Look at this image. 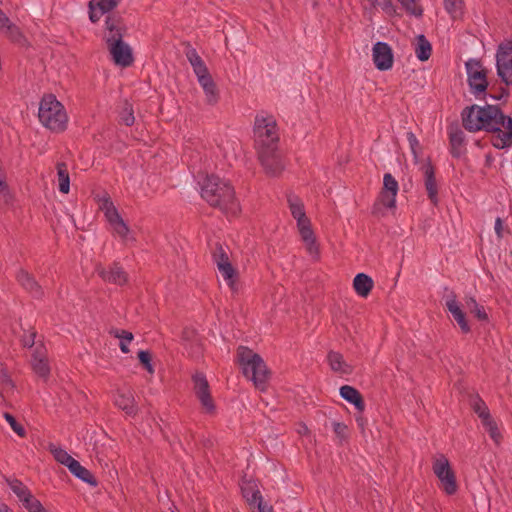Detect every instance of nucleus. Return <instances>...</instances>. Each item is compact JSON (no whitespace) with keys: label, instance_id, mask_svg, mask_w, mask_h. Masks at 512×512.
Instances as JSON below:
<instances>
[{"label":"nucleus","instance_id":"473e14b6","mask_svg":"<svg viewBox=\"0 0 512 512\" xmlns=\"http://www.w3.org/2000/svg\"><path fill=\"white\" fill-rule=\"evenodd\" d=\"M49 451L55 458V460L63 465H65L67 468H69L71 465L70 463L74 462L75 459L68 454V452L60 447H57L53 444L49 446Z\"/></svg>","mask_w":512,"mask_h":512},{"label":"nucleus","instance_id":"de8ad7c7","mask_svg":"<svg viewBox=\"0 0 512 512\" xmlns=\"http://www.w3.org/2000/svg\"><path fill=\"white\" fill-rule=\"evenodd\" d=\"M332 428L340 442L345 441L348 438V427L344 423L334 421L332 423Z\"/></svg>","mask_w":512,"mask_h":512},{"label":"nucleus","instance_id":"72a5a7b5","mask_svg":"<svg viewBox=\"0 0 512 512\" xmlns=\"http://www.w3.org/2000/svg\"><path fill=\"white\" fill-rule=\"evenodd\" d=\"M111 226L113 231L122 239L123 242L128 243L135 241V238L131 235L128 225L123 219Z\"/></svg>","mask_w":512,"mask_h":512},{"label":"nucleus","instance_id":"09e8293b","mask_svg":"<svg viewBox=\"0 0 512 512\" xmlns=\"http://www.w3.org/2000/svg\"><path fill=\"white\" fill-rule=\"evenodd\" d=\"M117 0H98L94 4L96 5L97 9L100 10V14H105L113 10L118 5Z\"/></svg>","mask_w":512,"mask_h":512},{"label":"nucleus","instance_id":"39448f33","mask_svg":"<svg viewBox=\"0 0 512 512\" xmlns=\"http://www.w3.org/2000/svg\"><path fill=\"white\" fill-rule=\"evenodd\" d=\"M237 359L246 378L251 380L255 387L264 391L269 379V371L261 356L245 346L237 349Z\"/></svg>","mask_w":512,"mask_h":512},{"label":"nucleus","instance_id":"a211bd4d","mask_svg":"<svg viewBox=\"0 0 512 512\" xmlns=\"http://www.w3.org/2000/svg\"><path fill=\"white\" fill-rule=\"evenodd\" d=\"M16 279L18 283L33 297L41 298L43 296L41 286L28 271L24 269L19 270L16 274Z\"/></svg>","mask_w":512,"mask_h":512},{"label":"nucleus","instance_id":"6e6d98bb","mask_svg":"<svg viewBox=\"0 0 512 512\" xmlns=\"http://www.w3.org/2000/svg\"><path fill=\"white\" fill-rule=\"evenodd\" d=\"M36 332H30L23 336L22 344L24 347L31 348L35 344Z\"/></svg>","mask_w":512,"mask_h":512},{"label":"nucleus","instance_id":"49530a36","mask_svg":"<svg viewBox=\"0 0 512 512\" xmlns=\"http://www.w3.org/2000/svg\"><path fill=\"white\" fill-rule=\"evenodd\" d=\"M444 7L448 14L455 17L461 12L462 1L461 0H443Z\"/></svg>","mask_w":512,"mask_h":512},{"label":"nucleus","instance_id":"e2e57ef3","mask_svg":"<svg viewBox=\"0 0 512 512\" xmlns=\"http://www.w3.org/2000/svg\"><path fill=\"white\" fill-rule=\"evenodd\" d=\"M508 95H509V91L507 89L502 88L501 94H499V96H491V98H493L494 100H500L502 98L508 97Z\"/></svg>","mask_w":512,"mask_h":512},{"label":"nucleus","instance_id":"bf43d9fd","mask_svg":"<svg viewBox=\"0 0 512 512\" xmlns=\"http://www.w3.org/2000/svg\"><path fill=\"white\" fill-rule=\"evenodd\" d=\"M296 221H297V227H298L299 231L306 229L308 227H311V222L307 218L306 215H304L303 217H300V218H296Z\"/></svg>","mask_w":512,"mask_h":512},{"label":"nucleus","instance_id":"2eb2a0df","mask_svg":"<svg viewBox=\"0 0 512 512\" xmlns=\"http://www.w3.org/2000/svg\"><path fill=\"white\" fill-rule=\"evenodd\" d=\"M445 305L448 311L452 314L454 320L459 325L461 331L465 334L469 333L471 328L468 324V321L466 320L465 313L462 311L457 302V297L454 292H451L446 297Z\"/></svg>","mask_w":512,"mask_h":512},{"label":"nucleus","instance_id":"9d476101","mask_svg":"<svg viewBox=\"0 0 512 512\" xmlns=\"http://www.w3.org/2000/svg\"><path fill=\"white\" fill-rule=\"evenodd\" d=\"M467 82L470 88V92L476 97L480 95H486L488 87L487 71L482 67L480 61L476 59H470L465 63Z\"/></svg>","mask_w":512,"mask_h":512},{"label":"nucleus","instance_id":"5701e85b","mask_svg":"<svg viewBox=\"0 0 512 512\" xmlns=\"http://www.w3.org/2000/svg\"><path fill=\"white\" fill-rule=\"evenodd\" d=\"M327 359L331 369L334 372H339L342 374H350L352 372L351 366L345 362L341 353L330 351L327 355Z\"/></svg>","mask_w":512,"mask_h":512},{"label":"nucleus","instance_id":"37998d69","mask_svg":"<svg viewBox=\"0 0 512 512\" xmlns=\"http://www.w3.org/2000/svg\"><path fill=\"white\" fill-rule=\"evenodd\" d=\"M138 359L149 374H154L155 370L152 365V355L149 351H146V350L139 351Z\"/></svg>","mask_w":512,"mask_h":512},{"label":"nucleus","instance_id":"4c0bfd02","mask_svg":"<svg viewBox=\"0 0 512 512\" xmlns=\"http://www.w3.org/2000/svg\"><path fill=\"white\" fill-rule=\"evenodd\" d=\"M8 485L11 491L17 496L19 502L31 492L30 489L18 479L10 480Z\"/></svg>","mask_w":512,"mask_h":512},{"label":"nucleus","instance_id":"cd10ccee","mask_svg":"<svg viewBox=\"0 0 512 512\" xmlns=\"http://www.w3.org/2000/svg\"><path fill=\"white\" fill-rule=\"evenodd\" d=\"M432 53V46L430 42L426 39L424 35H419L417 37V43L415 47L416 57L420 61H427Z\"/></svg>","mask_w":512,"mask_h":512},{"label":"nucleus","instance_id":"9b49d317","mask_svg":"<svg viewBox=\"0 0 512 512\" xmlns=\"http://www.w3.org/2000/svg\"><path fill=\"white\" fill-rule=\"evenodd\" d=\"M193 391L200 401L202 408L206 413L215 411V404L210 392V386L206 376L202 372H197L192 376Z\"/></svg>","mask_w":512,"mask_h":512},{"label":"nucleus","instance_id":"603ef678","mask_svg":"<svg viewBox=\"0 0 512 512\" xmlns=\"http://www.w3.org/2000/svg\"><path fill=\"white\" fill-rule=\"evenodd\" d=\"M10 200L9 188L6 181L1 178L0 179V203L6 204Z\"/></svg>","mask_w":512,"mask_h":512},{"label":"nucleus","instance_id":"8fccbe9b","mask_svg":"<svg viewBox=\"0 0 512 512\" xmlns=\"http://www.w3.org/2000/svg\"><path fill=\"white\" fill-rule=\"evenodd\" d=\"M104 216L110 225L122 220V217L115 206L110 209L108 208L107 211H105Z\"/></svg>","mask_w":512,"mask_h":512},{"label":"nucleus","instance_id":"aec40b11","mask_svg":"<svg viewBox=\"0 0 512 512\" xmlns=\"http://www.w3.org/2000/svg\"><path fill=\"white\" fill-rule=\"evenodd\" d=\"M374 286L373 279L365 274L358 273L353 280V288L358 296L366 298Z\"/></svg>","mask_w":512,"mask_h":512},{"label":"nucleus","instance_id":"052dcab7","mask_svg":"<svg viewBox=\"0 0 512 512\" xmlns=\"http://www.w3.org/2000/svg\"><path fill=\"white\" fill-rule=\"evenodd\" d=\"M494 230L498 238L503 237V221L500 217L495 220Z\"/></svg>","mask_w":512,"mask_h":512},{"label":"nucleus","instance_id":"79ce46f5","mask_svg":"<svg viewBox=\"0 0 512 512\" xmlns=\"http://www.w3.org/2000/svg\"><path fill=\"white\" fill-rule=\"evenodd\" d=\"M20 503L28 512H37V510L43 507L42 503L32 494V492L21 499Z\"/></svg>","mask_w":512,"mask_h":512},{"label":"nucleus","instance_id":"c756f323","mask_svg":"<svg viewBox=\"0 0 512 512\" xmlns=\"http://www.w3.org/2000/svg\"><path fill=\"white\" fill-rule=\"evenodd\" d=\"M302 241L305 243L306 248L310 255L318 256L319 248L316 243V238L311 227L299 231Z\"/></svg>","mask_w":512,"mask_h":512},{"label":"nucleus","instance_id":"f3484780","mask_svg":"<svg viewBox=\"0 0 512 512\" xmlns=\"http://www.w3.org/2000/svg\"><path fill=\"white\" fill-rule=\"evenodd\" d=\"M114 404L129 416H135L138 412L133 392L129 389L118 390L114 396Z\"/></svg>","mask_w":512,"mask_h":512},{"label":"nucleus","instance_id":"a19ab883","mask_svg":"<svg viewBox=\"0 0 512 512\" xmlns=\"http://www.w3.org/2000/svg\"><path fill=\"white\" fill-rule=\"evenodd\" d=\"M407 13L421 17L423 15V9L419 5V0H397Z\"/></svg>","mask_w":512,"mask_h":512},{"label":"nucleus","instance_id":"4468645a","mask_svg":"<svg viewBox=\"0 0 512 512\" xmlns=\"http://www.w3.org/2000/svg\"><path fill=\"white\" fill-rule=\"evenodd\" d=\"M424 177V185L430 202L436 206L439 203L438 186L435 178V169L430 161L421 166Z\"/></svg>","mask_w":512,"mask_h":512},{"label":"nucleus","instance_id":"f257e3e1","mask_svg":"<svg viewBox=\"0 0 512 512\" xmlns=\"http://www.w3.org/2000/svg\"><path fill=\"white\" fill-rule=\"evenodd\" d=\"M463 127L469 132L493 133L492 144L497 149L512 146V118L505 115L498 105L473 104L461 112Z\"/></svg>","mask_w":512,"mask_h":512},{"label":"nucleus","instance_id":"dca6fc26","mask_svg":"<svg viewBox=\"0 0 512 512\" xmlns=\"http://www.w3.org/2000/svg\"><path fill=\"white\" fill-rule=\"evenodd\" d=\"M203 89L207 104L215 105L219 101V91L209 71L196 76Z\"/></svg>","mask_w":512,"mask_h":512},{"label":"nucleus","instance_id":"ddd939ff","mask_svg":"<svg viewBox=\"0 0 512 512\" xmlns=\"http://www.w3.org/2000/svg\"><path fill=\"white\" fill-rule=\"evenodd\" d=\"M97 273L105 282L111 284L122 286L128 282V274L117 262L108 267H98Z\"/></svg>","mask_w":512,"mask_h":512},{"label":"nucleus","instance_id":"a878e982","mask_svg":"<svg viewBox=\"0 0 512 512\" xmlns=\"http://www.w3.org/2000/svg\"><path fill=\"white\" fill-rule=\"evenodd\" d=\"M56 169L59 191L63 194H68L70 190V177L67 164L65 162H58Z\"/></svg>","mask_w":512,"mask_h":512},{"label":"nucleus","instance_id":"f8f14e48","mask_svg":"<svg viewBox=\"0 0 512 512\" xmlns=\"http://www.w3.org/2000/svg\"><path fill=\"white\" fill-rule=\"evenodd\" d=\"M372 58L376 68L380 71H387L393 66V52L386 42L378 41L374 44Z\"/></svg>","mask_w":512,"mask_h":512},{"label":"nucleus","instance_id":"423d86ee","mask_svg":"<svg viewBox=\"0 0 512 512\" xmlns=\"http://www.w3.org/2000/svg\"><path fill=\"white\" fill-rule=\"evenodd\" d=\"M38 118L52 132H63L67 128L68 116L65 108L53 94L44 95L41 99Z\"/></svg>","mask_w":512,"mask_h":512},{"label":"nucleus","instance_id":"c85d7f7f","mask_svg":"<svg viewBox=\"0 0 512 512\" xmlns=\"http://www.w3.org/2000/svg\"><path fill=\"white\" fill-rule=\"evenodd\" d=\"M223 279L226 281L227 285L230 287L232 291L237 290V272L231 263L222 264L220 267H217Z\"/></svg>","mask_w":512,"mask_h":512},{"label":"nucleus","instance_id":"338daca9","mask_svg":"<svg viewBox=\"0 0 512 512\" xmlns=\"http://www.w3.org/2000/svg\"><path fill=\"white\" fill-rule=\"evenodd\" d=\"M356 421H357L358 425H359L361 428H363V427H364V425H365V420H364V418H363V417H361V416L357 417V418H356Z\"/></svg>","mask_w":512,"mask_h":512},{"label":"nucleus","instance_id":"c03bdc74","mask_svg":"<svg viewBox=\"0 0 512 512\" xmlns=\"http://www.w3.org/2000/svg\"><path fill=\"white\" fill-rule=\"evenodd\" d=\"M0 386L3 390H12L14 388V383L8 374L6 368L0 364Z\"/></svg>","mask_w":512,"mask_h":512},{"label":"nucleus","instance_id":"7c9ffc66","mask_svg":"<svg viewBox=\"0 0 512 512\" xmlns=\"http://www.w3.org/2000/svg\"><path fill=\"white\" fill-rule=\"evenodd\" d=\"M31 365H32V369L36 375H38L39 377H41L44 380H47V378L50 374V367H49L47 359L34 355Z\"/></svg>","mask_w":512,"mask_h":512},{"label":"nucleus","instance_id":"6e6552de","mask_svg":"<svg viewBox=\"0 0 512 512\" xmlns=\"http://www.w3.org/2000/svg\"><path fill=\"white\" fill-rule=\"evenodd\" d=\"M398 190L399 185L397 180L390 173L384 174L383 187L372 207V213L374 215H383L382 207L394 209L396 207V196Z\"/></svg>","mask_w":512,"mask_h":512},{"label":"nucleus","instance_id":"f03ea898","mask_svg":"<svg viewBox=\"0 0 512 512\" xmlns=\"http://www.w3.org/2000/svg\"><path fill=\"white\" fill-rule=\"evenodd\" d=\"M280 135L276 118L267 111H259L254 118L253 141L258 159L265 172L279 175L283 164L278 153Z\"/></svg>","mask_w":512,"mask_h":512},{"label":"nucleus","instance_id":"393cba45","mask_svg":"<svg viewBox=\"0 0 512 512\" xmlns=\"http://www.w3.org/2000/svg\"><path fill=\"white\" fill-rule=\"evenodd\" d=\"M241 490L243 497L251 508L263 500L261 492L254 483L247 482L243 484Z\"/></svg>","mask_w":512,"mask_h":512},{"label":"nucleus","instance_id":"e433bc0d","mask_svg":"<svg viewBox=\"0 0 512 512\" xmlns=\"http://www.w3.org/2000/svg\"><path fill=\"white\" fill-rule=\"evenodd\" d=\"M119 117L120 121L126 126H132L135 122L133 106L127 100L123 103Z\"/></svg>","mask_w":512,"mask_h":512},{"label":"nucleus","instance_id":"a18cd8bd","mask_svg":"<svg viewBox=\"0 0 512 512\" xmlns=\"http://www.w3.org/2000/svg\"><path fill=\"white\" fill-rule=\"evenodd\" d=\"M4 418L6 419V421L9 423V425L11 426L12 430L20 437H24L26 435V431L24 429V427L19 424L15 417L13 415H11L10 413H4Z\"/></svg>","mask_w":512,"mask_h":512},{"label":"nucleus","instance_id":"4d7b16f0","mask_svg":"<svg viewBox=\"0 0 512 512\" xmlns=\"http://www.w3.org/2000/svg\"><path fill=\"white\" fill-rule=\"evenodd\" d=\"M252 508L257 509V512H274L273 507L264 500L259 501V503Z\"/></svg>","mask_w":512,"mask_h":512},{"label":"nucleus","instance_id":"774afa93","mask_svg":"<svg viewBox=\"0 0 512 512\" xmlns=\"http://www.w3.org/2000/svg\"><path fill=\"white\" fill-rule=\"evenodd\" d=\"M298 432L300 434H306V433H308V427L306 425H301Z\"/></svg>","mask_w":512,"mask_h":512},{"label":"nucleus","instance_id":"0eeeda50","mask_svg":"<svg viewBox=\"0 0 512 512\" xmlns=\"http://www.w3.org/2000/svg\"><path fill=\"white\" fill-rule=\"evenodd\" d=\"M432 470L440 482V487L447 495H454L458 490L456 475L450 466L449 460L443 454L434 458Z\"/></svg>","mask_w":512,"mask_h":512},{"label":"nucleus","instance_id":"2f4dec72","mask_svg":"<svg viewBox=\"0 0 512 512\" xmlns=\"http://www.w3.org/2000/svg\"><path fill=\"white\" fill-rule=\"evenodd\" d=\"M481 423L485 428L486 432L489 434L490 438L493 440V442L496 445H499L502 440V434L497 422L491 416L488 419L481 421Z\"/></svg>","mask_w":512,"mask_h":512},{"label":"nucleus","instance_id":"0e129e2a","mask_svg":"<svg viewBox=\"0 0 512 512\" xmlns=\"http://www.w3.org/2000/svg\"><path fill=\"white\" fill-rule=\"evenodd\" d=\"M128 344H129V343H126V342H125V341H123V340H121V341H120V344H119L120 350H121L123 353H125V354L129 352Z\"/></svg>","mask_w":512,"mask_h":512},{"label":"nucleus","instance_id":"5fc2aeb1","mask_svg":"<svg viewBox=\"0 0 512 512\" xmlns=\"http://www.w3.org/2000/svg\"><path fill=\"white\" fill-rule=\"evenodd\" d=\"M89 18L93 23H96L99 21L101 16L103 14H100V10L97 9L96 5L94 4V1L89 2Z\"/></svg>","mask_w":512,"mask_h":512},{"label":"nucleus","instance_id":"f704fd0d","mask_svg":"<svg viewBox=\"0 0 512 512\" xmlns=\"http://www.w3.org/2000/svg\"><path fill=\"white\" fill-rule=\"evenodd\" d=\"M288 205L294 219L306 215L303 202L294 195L288 197Z\"/></svg>","mask_w":512,"mask_h":512},{"label":"nucleus","instance_id":"864d4df0","mask_svg":"<svg viewBox=\"0 0 512 512\" xmlns=\"http://www.w3.org/2000/svg\"><path fill=\"white\" fill-rule=\"evenodd\" d=\"M111 334H113L114 337L120 339V341L123 340L126 343H130L134 338L133 334L127 330L116 329L114 331H111Z\"/></svg>","mask_w":512,"mask_h":512},{"label":"nucleus","instance_id":"20e7f679","mask_svg":"<svg viewBox=\"0 0 512 512\" xmlns=\"http://www.w3.org/2000/svg\"><path fill=\"white\" fill-rule=\"evenodd\" d=\"M201 197L212 207L236 214L239 206L233 186L216 175L207 176L201 188Z\"/></svg>","mask_w":512,"mask_h":512},{"label":"nucleus","instance_id":"bb28decb","mask_svg":"<svg viewBox=\"0 0 512 512\" xmlns=\"http://www.w3.org/2000/svg\"><path fill=\"white\" fill-rule=\"evenodd\" d=\"M1 32L13 43L22 45L26 42V38L21 29L11 21L6 24Z\"/></svg>","mask_w":512,"mask_h":512},{"label":"nucleus","instance_id":"c9c22d12","mask_svg":"<svg viewBox=\"0 0 512 512\" xmlns=\"http://www.w3.org/2000/svg\"><path fill=\"white\" fill-rule=\"evenodd\" d=\"M471 406L473 411L478 415L481 421L491 417L488 406L479 396H476L473 399Z\"/></svg>","mask_w":512,"mask_h":512},{"label":"nucleus","instance_id":"7ed1b4c3","mask_svg":"<svg viewBox=\"0 0 512 512\" xmlns=\"http://www.w3.org/2000/svg\"><path fill=\"white\" fill-rule=\"evenodd\" d=\"M105 41L112 60L118 66L129 67L134 62L132 48L123 41L126 27L122 18L116 14H110L105 19Z\"/></svg>","mask_w":512,"mask_h":512},{"label":"nucleus","instance_id":"680f3d73","mask_svg":"<svg viewBox=\"0 0 512 512\" xmlns=\"http://www.w3.org/2000/svg\"><path fill=\"white\" fill-rule=\"evenodd\" d=\"M10 21L7 15L0 9V31L4 29L6 24Z\"/></svg>","mask_w":512,"mask_h":512},{"label":"nucleus","instance_id":"3c124183","mask_svg":"<svg viewBox=\"0 0 512 512\" xmlns=\"http://www.w3.org/2000/svg\"><path fill=\"white\" fill-rule=\"evenodd\" d=\"M407 140L411 149L412 154L415 158L418 157V150L420 148L419 141L413 132H407Z\"/></svg>","mask_w":512,"mask_h":512},{"label":"nucleus","instance_id":"1a4fd4ad","mask_svg":"<svg viewBox=\"0 0 512 512\" xmlns=\"http://www.w3.org/2000/svg\"><path fill=\"white\" fill-rule=\"evenodd\" d=\"M497 76L506 86H512V40H504L496 50Z\"/></svg>","mask_w":512,"mask_h":512},{"label":"nucleus","instance_id":"13d9d810","mask_svg":"<svg viewBox=\"0 0 512 512\" xmlns=\"http://www.w3.org/2000/svg\"><path fill=\"white\" fill-rule=\"evenodd\" d=\"M114 206L115 205L111 201L109 195L106 194L100 199V209L103 211V213H105V211H107L108 208L110 209Z\"/></svg>","mask_w":512,"mask_h":512},{"label":"nucleus","instance_id":"6ab92c4d","mask_svg":"<svg viewBox=\"0 0 512 512\" xmlns=\"http://www.w3.org/2000/svg\"><path fill=\"white\" fill-rule=\"evenodd\" d=\"M340 396L347 402L353 404L359 412L365 409V402L361 393L350 385H343L340 387Z\"/></svg>","mask_w":512,"mask_h":512},{"label":"nucleus","instance_id":"b1692460","mask_svg":"<svg viewBox=\"0 0 512 512\" xmlns=\"http://www.w3.org/2000/svg\"><path fill=\"white\" fill-rule=\"evenodd\" d=\"M449 141L451 145V155L455 158L460 157V147L464 144L465 135L463 131L455 126L449 129Z\"/></svg>","mask_w":512,"mask_h":512},{"label":"nucleus","instance_id":"69168bd1","mask_svg":"<svg viewBox=\"0 0 512 512\" xmlns=\"http://www.w3.org/2000/svg\"><path fill=\"white\" fill-rule=\"evenodd\" d=\"M0 512H13V511L6 504H1Z\"/></svg>","mask_w":512,"mask_h":512},{"label":"nucleus","instance_id":"4be33fe9","mask_svg":"<svg viewBox=\"0 0 512 512\" xmlns=\"http://www.w3.org/2000/svg\"><path fill=\"white\" fill-rule=\"evenodd\" d=\"M70 465L71 466L68 469L75 477L91 485L92 487H96L98 485V481L94 475L88 469L82 466L79 461L75 460L74 462L70 463Z\"/></svg>","mask_w":512,"mask_h":512},{"label":"nucleus","instance_id":"58836bf2","mask_svg":"<svg viewBox=\"0 0 512 512\" xmlns=\"http://www.w3.org/2000/svg\"><path fill=\"white\" fill-rule=\"evenodd\" d=\"M212 256L217 267H220L222 264L231 263L226 249L220 243H216Z\"/></svg>","mask_w":512,"mask_h":512},{"label":"nucleus","instance_id":"ea45409f","mask_svg":"<svg viewBox=\"0 0 512 512\" xmlns=\"http://www.w3.org/2000/svg\"><path fill=\"white\" fill-rule=\"evenodd\" d=\"M467 307L470 309V312L473 313L479 320L487 321L488 315L483 306L479 305L474 297H470L466 301Z\"/></svg>","mask_w":512,"mask_h":512},{"label":"nucleus","instance_id":"412c9836","mask_svg":"<svg viewBox=\"0 0 512 512\" xmlns=\"http://www.w3.org/2000/svg\"><path fill=\"white\" fill-rule=\"evenodd\" d=\"M184 53L196 76L208 71V68L203 59L200 57L196 49L193 48L189 43L186 45Z\"/></svg>","mask_w":512,"mask_h":512}]
</instances>
